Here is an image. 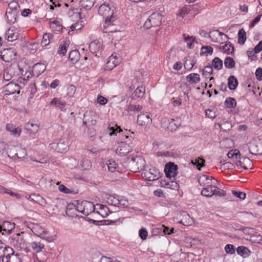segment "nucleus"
<instances>
[{"label": "nucleus", "mask_w": 262, "mask_h": 262, "mask_svg": "<svg viewBox=\"0 0 262 262\" xmlns=\"http://www.w3.org/2000/svg\"><path fill=\"white\" fill-rule=\"evenodd\" d=\"M219 49L224 53L229 54L233 52L234 48L231 44H225L224 46H220Z\"/></svg>", "instance_id": "obj_48"}, {"label": "nucleus", "mask_w": 262, "mask_h": 262, "mask_svg": "<svg viewBox=\"0 0 262 262\" xmlns=\"http://www.w3.org/2000/svg\"><path fill=\"white\" fill-rule=\"evenodd\" d=\"M46 70V66L42 63H37L32 67V75L37 77Z\"/></svg>", "instance_id": "obj_22"}, {"label": "nucleus", "mask_w": 262, "mask_h": 262, "mask_svg": "<svg viewBox=\"0 0 262 262\" xmlns=\"http://www.w3.org/2000/svg\"><path fill=\"white\" fill-rule=\"evenodd\" d=\"M209 37L212 41L222 44L227 38V36L224 33L215 30L210 33Z\"/></svg>", "instance_id": "obj_14"}, {"label": "nucleus", "mask_w": 262, "mask_h": 262, "mask_svg": "<svg viewBox=\"0 0 262 262\" xmlns=\"http://www.w3.org/2000/svg\"><path fill=\"white\" fill-rule=\"evenodd\" d=\"M180 125V123L179 122L178 120L172 119L170 122H169L167 128L169 130H170L171 131L175 130Z\"/></svg>", "instance_id": "obj_51"}, {"label": "nucleus", "mask_w": 262, "mask_h": 262, "mask_svg": "<svg viewBox=\"0 0 262 262\" xmlns=\"http://www.w3.org/2000/svg\"><path fill=\"white\" fill-rule=\"evenodd\" d=\"M125 139L124 141L121 142L119 144L118 148L117 149L116 152L121 156H124L129 152L132 151V147L130 145V143H127V139L129 138L128 135H124Z\"/></svg>", "instance_id": "obj_5"}, {"label": "nucleus", "mask_w": 262, "mask_h": 262, "mask_svg": "<svg viewBox=\"0 0 262 262\" xmlns=\"http://www.w3.org/2000/svg\"><path fill=\"white\" fill-rule=\"evenodd\" d=\"M94 0H81L80 5L83 8L89 10L94 6Z\"/></svg>", "instance_id": "obj_47"}, {"label": "nucleus", "mask_w": 262, "mask_h": 262, "mask_svg": "<svg viewBox=\"0 0 262 262\" xmlns=\"http://www.w3.org/2000/svg\"><path fill=\"white\" fill-rule=\"evenodd\" d=\"M66 214L68 216L74 217L78 216L77 212H78L77 209V204L76 205L74 204H69L66 205Z\"/></svg>", "instance_id": "obj_24"}, {"label": "nucleus", "mask_w": 262, "mask_h": 262, "mask_svg": "<svg viewBox=\"0 0 262 262\" xmlns=\"http://www.w3.org/2000/svg\"><path fill=\"white\" fill-rule=\"evenodd\" d=\"M51 36L52 35L50 33H46L43 34L41 42L42 46H46L50 43Z\"/></svg>", "instance_id": "obj_60"}, {"label": "nucleus", "mask_w": 262, "mask_h": 262, "mask_svg": "<svg viewBox=\"0 0 262 262\" xmlns=\"http://www.w3.org/2000/svg\"><path fill=\"white\" fill-rule=\"evenodd\" d=\"M213 73L212 67L207 66L204 67L202 70V74L205 78H208L209 75H211Z\"/></svg>", "instance_id": "obj_62"}, {"label": "nucleus", "mask_w": 262, "mask_h": 262, "mask_svg": "<svg viewBox=\"0 0 262 262\" xmlns=\"http://www.w3.org/2000/svg\"><path fill=\"white\" fill-rule=\"evenodd\" d=\"M21 234L17 233L13 234L9 238L10 244L14 246L15 248L23 249L25 246V241L23 235Z\"/></svg>", "instance_id": "obj_6"}, {"label": "nucleus", "mask_w": 262, "mask_h": 262, "mask_svg": "<svg viewBox=\"0 0 262 262\" xmlns=\"http://www.w3.org/2000/svg\"><path fill=\"white\" fill-rule=\"evenodd\" d=\"M13 251L10 247H7L5 244L0 241V262L2 261V259H4L8 252H11Z\"/></svg>", "instance_id": "obj_31"}, {"label": "nucleus", "mask_w": 262, "mask_h": 262, "mask_svg": "<svg viewBox=\"0 0 262 262\" xmlns=\"http://www.w3.org/2000/svg\"><path fill=\"white\" fill-rule=\"evenodd\" d=\"M6 129L7 130L11 133L14 136H19L21 133V129L17 127L16 128L15 126L11 124H7L6 126Z\"/></svg>", "instance_id": "obj_37"}, {"label": "nucleus", "mask_w": 262, "mask_h": 262, "mask_svg": "<svg viewBox=\"0 0 262 262\" xmlns=\"http://www.w3.org/2000/svg\"><path fill=\"white\" fill-rule=\"evenodd\" d=\"M225 104L228 108H234L236 106V101L233 98L228 97L225 101Z\"/></svg>", "instance_id": "obj_50"}, {"label": "nucleus", "mask_w": 262, "mask_h": 262, "mask_svg": "<svg viewBox=\"0 0 262 262\" xmlns=\"http://www.w3.org/2000/svg\"><path fill=\"white\" fill-rule=\"evenodd\" d=\"M19 6L18 3L16 1H12L8 5V9L7 11H15V12L18 13V8Z\"/></svg>", "instance_id": "obj_56"}, {"label": "nucleus", "mask_w": 262, "mask_h": 262, "mask_svg": "<svg viewBox=\"0 0 262 262\" xmlns=\"http://www.w3.org/2000/svg\"><path fill=\"white\" fill-rule=\"evenodd\" d=\"M39 128V125L32 121L28 122L25 125V129L30 135L35 134L38 131Z\"/></svg>", "instance_id": "obj_25"}, {"label": "nucleus", "mask_w": 262, "mask_h": 262, "mask_svg": "<svg viewBox=\"0 0 262 262\" xmlns=\"http://www.w3.org/2000/svg\"><path fill=\"white\" fill-rule=\"evenodd\" d=\"M0 191L2 193L8 194L12 196H15L17 198H19L20 197V194L13 192L10 190L7 189V188H6L2 186H0Z\"/></svg>", "instance_id": "obj_59"}, {"label": "nucleus", "mask_w": 262, "mask_h": 262, "mask_svg": "<svg viewBox=\"0 0 262 262\" xmlns=\"http://www.w3.org/2000/svg\"><path fill=\"white\" fill-rule=\"evenodd\" d=\"M186 79L190 84H195L200 81V75L197 73H191L187 76Z\"/></svg>", "instance_id": "obj_38"}, {"label": "nucleus", "mask_w": 262, "mask_h": 262, "mask_svg": "<svg viewBox=\"0 0 262 262\" xmlns=\"http://www.w3.org/2000/svg\"><path fill=\"white\" fill-rule=\"evenodd\" d=\"M50 105L55 106L56 107L59 108L61 111H64L66 103L60 99L55 98L50 102Z\"/></svg>", "instance_id": "obj_33"}, {"label": "nucleus", "mask_w": 262, "mask_h": 262, "mask_svg": "<svg viewBox=\"0 0 262 262\" xmlns=\"http://www.w3.org/2000/svg\"><path fill=\"white\" fill-rule=\"evenodd\" d=\"M145 90L143 86H138L134 91V94L137 98H142L145 94Z\"/></svg>", "instance_id": "obj_58"}, {"label": "nucleus", "mask_w": 262, "mask_h": 262, "mask_svg": "<svg viewBox=\"0 0 262 262\" xmlns=\"http://www.w3.org/2000/svg\"><path fill=\"white\" fill-rule=\"evenodd\" d=\"M213 53V48L210 46H203L201 48V54L207 55H211Z\"/></svg>", "instance_id": "obj_64"}, {"label": "nucleus", "mask_w": 262, "mask_h": 262, "mask_svg": "<svg viewBox=\"0 0 262 262\" xmlns=\"http://www.w3.org/2000/svg\"><path fill=\"white\" fill-rule=\"evenodd\" d=\"M162 16L159 12L152 13L145 21L144 27L146 29L159 26L161 25Z\"/></svg>", "instance_id": "obj_3"}, {"label": "nucleus", "mask_w": 262, "mask_h": 262, "mask_svg": "<svg viewBox=\"0 0 262 262\" xmlns=\"http://www.w3.org/2000/svg\"><path fill=\"white\" fill-rule=\"evenodd\" d=\"M184 40L187 43V47L191 49L193 47V43L195 41V38L193 36H186L185 34H183Z\"/></svg>", "instance_id": "obj_53"}, {"label": "nucleus", "mask_w": 262, "mask_h": 262, "mask_svg": "<svg viewBox=\"0 0 262 262\" xmlns=\"http://www.w3.org/2000/svg\"><path fill=\"white\" fill-rule=\"evenodd\" d=\"M97 206H99V209L101 211V213H104V214H101V215L103 217L107 216L108 214V213L111 212L110 211V209L106 206L102 204H97ZM99 213H100V212H99Z\"/></svg>", "instance_id": "obj_61"}, {"label": "nucleus", "mask_w": 262, "mask_h": 262, "mask_svg": "<svg viewBox=\"0 0 262 262\" xmlns=\"http://www.w3.org/2000/svg\"><path fill=\"white\" fill-rule=\"evenodd\" d=\"M178 166L173 163L169 162L166 164L164 170L166 177L168 178H174L178 173Z\"/></svg>", "instance_id": "obj_16"}, {"label": "nucleus", "mask_w": 262, "mask_h": 262, "mask_svg": "<svg viewBox=\"0 0 262 262\" xmlns=\"http://www.w3.org/2000/svg\"><path fill=\"white\" fill-rule=\"evenodd\" d=\"M214 186L213 185L211 186L203 187L201 191V194L206 197H211L214 195Z\"/></svg>", "instance_id": "obj_35"}, {"label": "nucleus", "mask_w": 262, "mask_h": 262, "mask_svg": "<svg viewBox=\"0 0 262 262\" xmlns=\"http://www.w3.org/2000/svg\"><path fill=\"white\" fill-rule=\"evenodd\" d=\"M236 166L239 168V167H243L244 169H248V167L252 166L251 160L247 157H244L243 158V161L239 160L235 163Z\"/></svg>", "instance_id": "obj_30"}, {"label": "nucleus", "mask_w": 262, "mask_h": 262, "mask_svg": "<svg viewBox=\"0 0 262 262\" xmlns=\"http://www.w3.org/2000/svg\"><path fill=\"white\" fill-rule=\"evenodd\" d=\"M50 28L54 31L59 32L62 29V26L58 21H53L50 23Z\"/></svg>", "instance_id": "obj_57"}, {"label": "nucleus", "mask_w": 262, "mask_h": 262, "mask_svg": "<svg viewBox=\"0 0 262 262\" xmlns=\"http://www.w3.org/2000/svg\"><path fill=\"white\" fill-rule=\"evenodd\" d=\"M107 165L108 170L112 172H115L118 168V164L113 159L107 161Z\"/></svg>", "instance_id": "obj_54"}, {"label": "nucleus", "mask_w": 262, "mask_h": 262, "mask_svg": "<svg viewBox=\"0 0 262 262\" xmlns=\"http://www.w3.org/2000/svg\"><path fill=\"white\" fill-rule=\"evenodd\" d=\"M98 13L105 18V21L106 23L109 22L110 19H112V22L114 23L116 20V17L114 16V10L112 9V6L106 3L102 4L99 8Z\"/></svg>", "instance_id": "obj_2"}, {"label": "nucleus", "mask_w": 262, "mask_h": 262, "mask_svg": "<svg viewBox=\"0 0 262 262\" xmlns=\"http://www.w3.org/2000/svg\"><path fill=\"white\" fill-rule=\"evenodd\" d=\"M66 205V202L63 200L57 199L48 206V208L52 213L57 214L64 209Z\"/></svg>", "instance_id": "obj_7"}, {"label": "nucleus", "mask_w": 262, "mask_h": 262, "mask_svg": "<svg viewBox=\"0 0 262 262\" xmlns=\"http://www.w3.org/2000/svg\"><path fill=\"white\" fill-rule=\"evenodd\" d=\"M16 52L13 48L5 49L0 52L1 59L5 61L9 62L14 59H15Z\"/></svg>", "instance_id": "obj_10"}, {"label": "nucleus", "mask_w": 262, "mask_h": 262, "mask_svg": "<svg viewBox=\"0 0 262 262\" xmlns=\"http://www.w3.org/2000/svg\"><path fill=\"white\" fill-rule=\"evenodd\" d=\"M97 115L92 111H87L84 114L83 124L84 125L93 126L96 124Z\"/></svg>", "instance_id": "obj_11"}, {"label": "nucleus", "mask_w": 262, "mask_h": 262, "mask_svg": "<svg viewBox=\"0 0 262 262\" xmlns=\"http://www.w3.org/2000/svg\"><path fill=\"white\" fill-rule=\"evenodd\" d=\"M18 13L15 12V11H7L6 13V16L7 17V22L9 24H13L16 20V17Z\"/></svg>", "instance_id": "obj_39"}, {"label": "nucleus", "mask_w": 262, "mask_h": 262, "mask_svg": "<svg viewBox=\"0 0 262 262\" xmlns=\"http://www.w3.org/2000/svg\"><path fill=\"white\" fill-rule=\"evenodd\" d=\"M238 85V81L235 77L230 76L228 79V86L230 90H234Z\"/></svg>", "instance_id": "obj_36"}, {"label": "nucleus", "mask_w": 262, "mask_h": 262, "mask_svg": "<svg viewBox=\"0 0 262 262\" xmlns=\"http://www.w3.org/2000/svg\"><path fill=\"white\" fill-rule=\"evenodd\" d=\"M58 144L59 152L67 151L69 146V140L67 137H63L60 139Z\"/></svg>", "instance_id": "obj_27"}, {"label": "nucleus", "mask_w": 262, "mask_h": 262, "mask_svg": "<svg viewBox=\"0 0 262 262\" xmlns=\"http://www.w3.org/2000/svg\"><path fill=\"white\" fill-rule=\"evenodd\" d=\"M183 218L180 221V223L184 225H191L192 222V219L189 215L186 212L182 213Z\"/></svg>", "instance_id": "obj_44"}, {"label": "nucleus", "mask_w": 262, "mask_h": 262, "mask_svg": "<svg viewBox=\"0 0 262 262\" xmlns=\"http://www.w3.org/2000/svg\"><path fill=\"white\" fill-rule=\"evenodd\" d=\"M6 150L9 157L11 158H15V155L17 150V145H7Z\"/></svg>", "instance_id": "obj_34"}, {"label": "nucleus", "mask_w": 262, "mask_h": 262, "mask_svg": "<svg viewBox=\"0 0 262 262\" xmlns=\"http://www.w3.org/2000/svg\"><path fill=\"white\" fill-rule=\"evenodd\" d=\"M80 9L78 8H71L68 12V16L71 21L75 22L78 20H81L82 18L81 16Z\"/></svg>", "instance_id": "obj_21"}, {"label": "nucleus", "mask_w": 262, "mask_h": 262, "mask_svg": "<svg viewBox=\"0 0 262 262\" xmlns=\"http://www.w3.org/2000/svg\"><path fill=\"white\" fill-rule=\"evenodd\" d=\"M69 43V40L64 41L61 43L58 50V53L59 55H64L66 53Z\"/></svg>", "instance_id": "obj_40"}, {"label": "nucleus", "mask_w": 262, "mask_h": 262, "mask_svg": "<svg viewBox=\"0 0 262 262\" xmlns=\"http://www.w3.org/2000/svg\"><path fill=\"white\" fill-rule=\"evenodd\" d=\"M4 91L5 95H12L15 93L19 94L20 92L19 85L13 82H10L4 86Z\"/></svg>", "instance_id": "obj_17"}, {"label": "nucleus", "mask_w": 262, "mask_h": 262, "mask_svg": "<svg viewBox=\"0 0 262 262\" xmlns=\"http://www.w3.org/2000/svg\"><path fill=\"white\" fill-rule=\"evenodd\" d=\"M212 67L216 70H221L223 67V61L219 57H215L212 62Z\"/></svg>", "instance_id": "obj_49"}, {"label": "nucleus", "mask_w": 262, "mask_h": 262, "mask_svg": "<svg viewBox=\"0 0 262 262\" xmlns=\"http://www.w3.org/2000/svg\"><path fill=\"white\" fill-rule=\"evenodd\" d=\"M27 155V151L25 148L21 147L19 145H17V152L15 155V158H23Z\"/></svg>", "instance_id": "obj_52"}, {"label": "nucleus", "mask_w": 262, "mask_h": 262, "mask_svg": "<svg viewBox=\"0 0 262 262\" xmlns=\"http://www.w3.org/2000/svg\"><path fill=\"white\" fill-rule=\"evenodd\" d=\"M77 204L78 212L82 213L85 215H88L94 211L95 206L91 202L87 201L80 202L78 201L77 202Z\"/></svg>", "instance_id": "obj_4"}, {"label": "nucleus", "mask_w": 262, "mask_h": 262, "mask_svg": "<svg viewBox=\"0 0 262 262\" xmlns=\"http://www.w3.org/2000/svg\"><path fill=\"white\" fill-rule=\"evenodd\" d=\"M75 23L72 24L70 27L71 31L80 30L84 25V21L82 19H81V20H78V21H75Z\"/></svg>", "instance_id": "obj_43"}, {"label": "nucleus", "mask_w": 262, "mask_h": 262, "mask_svg": "<svg viewBox=\"0 0 262 262\" xmlns=\"http://www.w3.org/2000/svg\"><path fill=\"white\" fill-rule=\"evenodd\" d=\"M25 224H26V226L30 228L32 232L37 236H39L42 239H44L49 242H51L54 240V237L51 236H48L47 231L39 225H29L27 223H26Z\"/></svg>", "instance_id": "obj_1"}, {"label": "nucleus", "mask_w": 262, "mask_h": 262, "mask_svg": "<svg viewBox=\"0 0 262 262\" xmlns=\"http://www.w3.org/2000/svg\"><path fill=\"white\" fill-rule=\"evenodd\" d=\"M103 28V32L106 33L114 32L117 30L115 25L112 22V19H110L108 23H106V21H105Z\"/></svg>", "instance_id": "obj_32"}, {"label": "nucleus", "mask_w": 262, "mask_h": 262, "mask_svg": "<svg viewBox=\"0 0 262 262\" xmlns=\"http://www.w3.org/2000/svg\"><path fill=\"white\" fill-rule=\"evenodd\" d=\"M250 153L254 155L262 154V142L253 140L249 143L248 147Z\"/></svg>", "instance_id": "obj_12"}, {"label": "nucleus", "mask_w": 262, "mask_h": 262, "mask_svg": "<svg viewBox=\"0 0 262 262\" xmlns=\"http://www.w3.org/2000/svg\"><path fill=\"white\" fill-rule=\"evenodd\" d=\"M143 160L140 157H132L130 161L128 162V166L130 170L136 172L142 169L143 166Z\"/></svg>", "instance_id": "obj_9"}, {"label": "nucleus", "mask_w": 262, "mask_h": 262, "mask_svg": "<svg viewBox=\"0 0 262 262\" xmlns=\"http://www.w3.org/2000/svg\"><path fill=\"white\" fill-rule=\"evenodd\" d=\"M152 122L151 115L148 112L141 113L138 116L137 123L144 128H149Z\"/></svg>", "instance_id": "obj_8"}, {"label": "nucleus", "mask_w": 262, "mask_h": 262, "mask_svg": "<svg viewBox=\"0 0 262 262\" xmlns=\"http://www.w3.org/2000/svg\"><path fill=\"white\" fill-rule=\"evenodd\" d=\"M246 33L243 28L239 29L238 32V43L244 45L246 40Z\"/></svg>", "instance_id": "obj_42"}, {"label": "nucleus", "mask_w": 262, "mask_h": 262, "mask_svg": "<svg viewBox=\"0 0 262 262\" xmlns=\"http://www.w3.org/2000/svg\"><path fill=\"white\" fill-rule=\"evenodd\" d=\"M80 165L83 169H88L91 166L90 161L86 158L81 159Z\"/></svg>", "instance_id": "obj_63"}, {"label": "nucleus", "mask_w": 262, "mask_h": 262, "mask_svg": "<svg viewBox=\"0 0 262 262\" xmlns=\"http://www.w3.org/2000/svg\"><path fill=\"white\" fill-rule=\"evenodd\" d=\"M15 224L14 223L8 221H4L2 225H0V232L5 231L8 234H11L12 231L15 228Z\"/></svg>", "instance_id": "obj_23"}, {"label": "nucleus", "mask_w": 262, "mask_h": 262, "mask_svg": "<svg viewBox=\"0 0 262 262\" xmlns=\"http://www.w3.org/2000/svg\"><path fill=\"white\" fill-rule=\"evenodd\" d=\"M31 247L34 252L38 253L41 251L45 246L40 242H34L31 243Z\"/></svg>", "instance_id": "obj_46"}, {"label": "nucleus", "mask_w": 262, "mask_h": 262, "mask_svg": "<svg viewBox=\"0 0 262 262\" xmlns=\"http://www.w3.org/2000/svg\"><path fill=\"white\" fill-rule=\"evenodd\" d=\"M80 54L77 50L71 51L69 55V58L73 63H76L79 59Z\"/></svg>", "instance_id": "obj_41"}, {"label": "nucleus", "mask_w": 262, "mask_h": 262, "mask_svg": "<svg viewBox=\"0 0 262 262\" xmlns=\"http://www.w3.org/2000/svg\"><path fill=\"white\" fill-rule=\"evenodd\" d=\"M18 33L14 28H9L5 33V38L9 41H13L17 39Z\"/></svg>", "instance_id": "obj_28"}, {"label": "nucleus", "mask_w": 262, "mask_h": 262, "mask_svg": "<svg viewBox=\"0 0 262 262\" xmlns=\"http://www.w3.org/2000/svg\"><path fill=\"white\" fill-rule=\"evenodd\" d=\"M213 180L215 181L212 177L208 176L205 174L200 176L198 178L199 183L203 187L211 186L212 185L214 184Z\"/></svg>", "instance_id": "obj_18"}, {"label": "nucleus", "mask_w": 262, "mask_h": 262, "mask_svg": "<svg viewBox=\"0 0 262 262\" xmlns=\"http://www.w3.org/2000/svg\"><path fill=\"white\" fill-rule=\"evenodd\" d=\"M106 201L108 204L114 206H118L121 205H125V202H126L125 200H123L122 199H119L118 198H116L111 195H108L106 198Z\"/></svg>", "instance_id": "obj_20"}, {"label": "nucleus", "mask_w": 262, "mask_h": 262, "mask_svg": "<svg viewBox=\"0 0 262 262\" xmlns=\"http://www.w3.org/2000/svg\"><path fill=\"white\" fill-rule=\"evenodd\" d=\"M161 186L162 187L171 189H177L179 187V184L175 181L163 180L160 182Z\"/></svg>", "instance_id": "obj_29"}, {"label": "nucleus", "mask_w": 262, "mask_h": 262, "mask_svg": "<svg viewBox=\"0 0 262 262\" xmlns=\"http://www.w3.org/2000/svg\"><path fill=\"white\" fill-rule=\"evenodd\" d=\"M235 61L233 58L227 57L224 61V65L226 68L232 69L235 67Z\"/></svg>", "instance_id": "obj_55"}, {"label": "nucleus", "mask_w": 262, "mask_h": 262, "mask_svg": "<svg viewBox=\"0 0 262 262\" xmlns=\"http://www.w3.org/2000/svg\"><path fill=\"white\" fill-rule=\"evenodd\" d=\"M119 63V58H118L116 55L112 54L109 57L108 60L106 62V68H108V70H112Z\"/></svg>", "instance_id": "obj_26"}, {"label": "nucleus", "mask_w": 262, "mask_h": 262, "mask_svg": "<svg viewBox=\"0 0 262 262\" xmlns=\"http://www.w3.org/2000/svg\"><path fill=\"white\" fill-rule=\"evenodd\" d=\"M144 177L149 181H155L160 178V173L155 167L151 168L144 172Z\"/></svg>", "instance_id": "obj_13"}, {"label": "nucleus", "mask_w": 262, "mask_h": 262, "mask_svg": "<svg viewBox=\"0 0 262 262\" xmlns=\"http://www.w3.org/2000/svg\"><path fill=\"white\" fill-rule=\"evenodd\" d=\"M89 49L92 53L95 54L96 56H97L98 54H101L103 50L102 41L98 40H94L90 44Z\"/></svg>", "instance_id": "obj_15"}, {"label": "nucleus", "mask_w": 262, "mask_h": 262, "mask_svg": "<svg viewBox=\"0 0 262 262\" xmlns=\"http://www.w3.org/2000/svg\"><path fill=\"white\" fill-rule=\"evenodd\" d=\"M2 262H22L21 255L19 253L15 254L13 250L7 253L5 258L2 259Z\"/></svg>", "instance_id": "obj_19"}, {"label": "nucleus", "mask_w": 262, "mask_h": 262, "mask_svg": "<svg viewBox=\"0 0 262 262\" xmlns=\"http://www.w3.org/2000/svg\"><path fill=\"white\" fill-rule=\"evenodd\" d=\"M236 251L239 255L243 257H247L249 256L250 253V250L244 246L238 247L236 249Z\"/></svg>", "instance_id": "obj_45"}]
</instances>
